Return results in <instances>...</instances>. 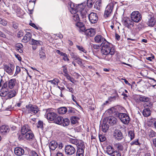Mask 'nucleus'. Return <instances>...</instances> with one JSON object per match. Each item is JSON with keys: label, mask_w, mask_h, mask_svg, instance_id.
<instances>
[{"label": "nucleus", "mask_w": 156, "mask_h": 156, "mask_svg": "<svg viewBox=\"0 0 156 156\" xmlns=\"http://www.w3.org/2000/svg\"><path fill=\"white\" fill-rule=\"evenodd\" d=\"M94 40L96 43H99L101 42V52L102 58L106 60L111 61L115 51L113 45L111 43L108 42L101 35L96 36L94 37Z\"/></svg>", "instance_id": "1"}, {"label": "nucleus", "mask_w": 156, "mask_h": 156, "mask_svg": "<svg viewBox=\"0 0 156 156\" xmlns=\"http://www.w3.org/2000/svg\"><path fill=\"white\" fill-rule=\"evenodd\" d=\"M69 10L70 12L73 14L72 19L73 21L78 22L80 21L79 15H81L82 18H85L87 12L84 9L85 6L82 4L78 5L77 6L74 5V3H70Z\"/></svg>", "instance_id": "2"}, {"label": "nucleus", "mask_w": 156, "mask_h": 156, "mask_svg": "<svg viewBox=\"0 0 156 156\" xmlns=\"http://www.w3.org/2000/svg\"><path fill=\"white\" fill-rule=\"evenodd\" d=\"M144 108L142 112L143 115L144 117H147L150 116L151 114V110L153 107L152 103H144L143 105Z\"/></svg>", "instance_id": "3"}, {"label": "nucleus", "mask_w": 156, "mask_h": 156, "mask_svg": "<svg viewBox=\"0 0 156 156\" xmlns=\"http://www.w3.org/2000/svg\"><path fill=\"white\" fill-rule=\"evenodd\" d=\"M39 111V108L37 106L29 104L26 105L25 112L27 114H35L37 113Z\"/></svg>", "instance_id": "4"}, {"label": "nucleus", "mask_w": 156, "mask_h": 156, "mask_svg": "<svg viewBox=\"0 0 156 156\" xmlns=\"http://www.w3.org/2000/svg\"><path fill=\"white\" fill-rule=\"evenodd\" d=\"M116 115L123 124L127 125L129 123L130 121V118L128 114L125 113L118 112L117 113Z\"/></svg>", "instance_id": "5"}, {"label": "nucleus", "mask_w": 156, "mask_h": 156, "mask_svg": "<svg viewBox=\"0 0 156 156\" xmlns=\"http://www.w3.org/2000/svg\"><path fill=\"white\" fill-rule=\"evenodd\" d=\"M141 18V15L138 11H133L131 14V19L133 23L139 22L140 21Z\"/></svg>", "instance_id": "6"}, {"label": "nucleus", "mask_w": 156, "mask_h": 156, "mask_svg": "<svg viewBox=\"0 0 156 156\" xmlns=\"http://www.w3.org/2000/svg\"><path fill=\"white\" fill-rule=\"evenodd\" d=\"M30 131V128L28 125H26L23 126L21 130V134L19 136V139L20 140H23V137L22 136Z\"/></svg>", "instance_id": "7"}, {"label": "nucleus", "mask_w": 156, "mask_h": 156, "mask_svg": "<svg viewBox=\"0 0 156 156\" xmlns=\"http://www.w3.org/2000/svg\"><path fill=\"white\" fill-rule=\"evenodd\" d=\"M85 147L84 142L80 141V144L77 146L76 156H84V150Z\"/></svg>", "instance_id": "8"}, {"label": "nucleus", "mask_w": 156, "mask_h": 156, "mask_svg": "<svg viewBox=\"0 0 156 156\" xmlns=\"http://www.w3.org/2000/svg\"><path fill=\"white\" fill-rule=\"evenodd\" d=\"M113 5L112 3L109 4L107 6L104 13V16L108 17L110 16L112 13Z\"/></svg>", "instance_id": "9"}, {"label": "nucleus", "mask_w": 156, "mask_h": 156, "mask_svg": "<svg viewBox=\"0 0 156 156\" xmlns=\"http://www.w3.org/2000/svg\"><path fill=\"white\" fill-rule=\"evenodd\" d=\"M147 20L146 21L147 24L149 27H153L155 24L156 20L153 15H148Z\"/></svg>", "instance_id": "10"}, {"label": "nucleus", "mask_w": 156, "mask_h": 156, "mask_svg": "<svg viewBox=\"0 0 156 156\" xmlns=\"http://www.w3.org/2000/svg\"><path fill=\"white\" fill-rule=\"evenodd\" d=\"M88 16L89 21L91 23L94 24L97 22L98 20V17L96 13L91 12L88 15Z\"/></svg>", "instance_id": "11"}, {"label": "nucleus", "mask_w": 156, "mask_h": 156, "mask_svg": "<svg viewBox=\"0 0 156 156\" xmlns=\"http://www.w3.org/2000/svg\"><path fill=\"white\" fill-rule=\"evenodd\" d=\"M65 151L67 154L72 155L75 153L76 150L73 146L68 145L65 147Z\"/></svg>", "instance_id": "12"}, {"label": "nucleus", "mask_w": 156, "mask_h": 156, "mask_svg": "<svg viewBox=\"0 0 156 156\" xmlns=\"http://www.w3.org/2000/svg\"><path fill=\"white\" fill-rule=\"evenodd\" d=\"M113 136L116 140H121L123 138L122 133L120 130L118 129L114 131L113 133Z\"/></svg>", "instance_id": "13"}, {"label": "nucleus", "mask_w": 156, "mask_h": 156, "mask_svg": "<svg viewBox=\"0 0 156 156\" xmlns=\"http://www.w3.org/2000/svg\"><path fill=\"white\" fill-rule=\"evenodd\" d=\"M123 25L128 28L133 27L134 25V23L130 18H127L125 19L123 21Z\"/></svg>", "instance_id": "14"}, {"label": "nucleus", "mask_w": 156, "mask_h": 156, "mask_svg": "<svg viewBox=\"0 0 156 156\" xmlns=\"http://www.w3.org/2000/svg\"><path fill=\"white\" fill-rule=\"evenodd\" d=\"M84 32L85 35L88 37H92L96 34L95 29L92 28L85 30Z\"/></svg>", "instance_id": "15"}, {"label": "nucleus", "mask_w": 156, "mask_h": 156, "mask_svg": "<svg viewBox=\"0 0 156 156\" xmlns=\"http://www.w3.org/2000/svg\"><path fill=\"white\" fill-rule=\"evenodd\" d=\"M46 117L50 121H54L57 116L56 113L53 112H47Z\"/></svg>", "instance_id": "16"}, {"label": "nucleus", "mask_w": 156, "mask_h": 156, "mask_svg": "<svg viewBox=\"0 0 156 156\" xmlns=\"http://www.w3.org/2000/svg\"><path fill=\"white\" fill-rule=\"evenodd\" d=\"M117 121L115 118L113 116H110L108 118L107 123H108L111 126H113L116 123Z\"/></svg>", "instance_id": "17"}, {"label": "nucleus", "mask_w": 156, "mask_h": 156, "mask_svg": "<svg viewBox=\"0 0 156 156\" xmlns=\"http://www.w3.org/2000/svg\"><path fill=\"white\" fill-rule=\"evenodd\" d=\"M22 137H23V139L24 138H25L27 140H31L34 138V135L30 131L22 136Z\"/></svg>", "instance_id": "18"}, {"label": "nucleus", "mask_w": 156, "mask_h": 156, "mask_svg": "<svg viewBox=\"0 0 156 156\" xmlns=\"http://www.w3.org/2000/svg\"><path fill=\"white\" fill-rule=\"evenodd\" d=\"M14 152L16 155L18 156H21L24 154V151L23 149L21 148L16 147L15 148Z\"/></svg>", "instance_id": "19"}, {"label": "nucleus", "mask_w": 156, "mask_h": 156, "mask_svg": "<svg viewBox=\"0 0 156 156\" xmlns=\"http://www.w3.org/2000/svg\"><path fill=\"white\" fill-rule=\"evenodd\" d=\"M138 99L141 102L147 103H151L149 101L150 99L149 98L142 95H140L138 98Z\"/></svg>", "instance_id": "20"}, {"label": "nucleus", "mask_w": 156, "mask_h": 156, "mask_svg": "<svg viewBox=\"0 0 156 156\" xmlns=\"http://www.w3.org/2000/svg\"><path fill=\"white\" fill-rule=\"evenodd\" d=\"M31 37L32 35L31 33L29 32H27L23 37L22 41L24 43L27 42L30 40Z\"/></svg>", "instance_id": "21"}, {"label": "nucleus", "mask_w": 156, "mask_h": 156, "mask_svg": "<svg viewBox=\"0 0 156 156\" xmlns=\"http://www.w3.org/2000/svg\"><path fill=\"white\" fill-rule=\"evenodd\" d=\"M9 130V127L8 126L4 125L1 127L0 132L1 133H4L8 132Z\"/></svg>", "instance_id": "22"}, {"label": "nucleus", "mask_w": 156, "mask_h": 156, "mask_svg": "<svg viewBox=\"0 0 156 156\" xmlns=\"http://www.w3.org/2000/svg\"><path fill=\"white\" fill-rule=\"evenodd\" d=\"M106 153L111 156L115 151L113 147L111 145H109L107 146L106 148Z\"/></svg>", "instance_id": "23"}, {"label": "nucleus", "mask_w": 156, "mask_h": 156, "mask_svg": "<svg viewBox=\"0 0 156 156\" xmlns=\"http://www.w3.org/2000/svg\"><path fill=\"white\" fill-rule=\"evenodd\" d=\"M49 146L50 149L53 151L58 147V144L56 141H52L50 143Z\"/></svg>", "instance_id": "24"}, {"label": "nucleus", "mask_w": 156, "mask_h": 156, "mask_svg": "<svg viewBox=\"0 0 156 156\" xmlns=\"http://www.w3.org/2000/svg\"><path fill=\"white\" fill-rule=\"evenodd\" d=\"M16 82V80L15 79L10 80L8 83L9 87L11 89L13 88L15 85Z\"/></svg>", "instance_id": "25"}, {"label": "nucleus", "mask_w": 156, "mask_h": 156, "mask_svg": "<svg viewBox=\"0 0 156 156\" xmlns=\"http://www.w3.org/2000/svg\"><path fill=\"white\" fill-rule=\"evenodd\" d=\"M76 26L80 29V30L83 32L85 30L86 28L83 23L78 22L76 24Z\"/></svg>", "instance_id": "26"}, {"label": "nucleus", "mask_w": 156, "mask_h": 156, "mask_svg": "<svg viewBox=\"0 0 156 156\" xmlns=\"http://www.w3.org/2000/svg\"><path fill=\"white\" fill-rule=\"evenodd\" d=\"M55 119L54 121V122L57 124L61 125L63 119V118L61 116H58L57 115L56 118Z\"/></svg>", "instance_id": "27"}, {"label": "nucleus", "mask_w": 156, "mask_h": 156, "mask_svg": "<svg viewBox=\"0 0 156 156\" xmlns=\"http://www.w3.org/2000/svg\"><path fill=\"white\" fill-rule=\"evenodd\" d=\"M36 0H30L29 1L28 5V9L30 10H32L34 8L35 3Z\"/></svg>", "instance_id": "28"}, {"label": "nucleus", "mask_w": 156, "mask_h": 156, "mask_svg": "<svg viewBox=\"0 0 156 156\" xmlns=\"http://www.w3.org/2000/svg\"><path fill=\"white\" fill-rule=\"evenodd\" d=\"M67 111V108L65 107H62L58 109V113L61 114H65Z\"/></svg>", "instance_id": "29"}, {"label": "nucleus", "mask_w": 156, "mask_h": 156, "mask_svg": "<svg viewBox=\"0 0 156 156\" xmlns=\"http://www.w3.org/2000/svg\"><path fill=\"white\" fill-rule=\"evenodd\" d=\"M8 90L7 88L1 89L0 90V95L1 97H5L8 96Z\"/></svg>", "instance_id": "30"}, {"label": "nucleus", "mask_w": 156, "mask_h": 156, "mask_svg": "<svg viewBox=\"0 0 156 156\" xmlns=\"http://www.w3.org/2000/svg\"><path fill=\"white\" fill-rule=\"evenodd\" d=\"M16 91L14 90H10L8 93V97L9 98H11L13 97H15L16 94Z\"/></svg>", "instance_id": "31"}, {"label": "nucleus", "mask_w": 156, "mask_h": 156, "mask_svg": "<svg viewBox=\"0 0 156 156\" xmlns=\"http://www.w3.org/2000/svg\"><path fill=\"white\" fill-rule=\"evenodd\" d=\"M79 119V118L77 116H72L70 119L71 122L73 124H75L78 122Z\"/></svg>", "instance_id": "32"}, {"label": "nucleus", "mask_w": 156, "mask_h": 156, "mask_svg": "<svg viewBox=\"0 0 156 156\" xmlns=\"http://www.w3.org/2000/svg\"><path fill=\"white\" fill-rule=\"evenodd\" d=\"M101 6V1L100 0L97 1L95 3L94 8L97 10H100Z\"/></svg>", "instance_id": "33"}, {"label": "nucleus", "mask_w": 156, "mask_h": 156, "mask_svg": "<svg viewBox=\"0 0 156 156\" xmlns=\"http://www.w3.org/2000/svg\"><path fill=\"white\" fill-rule=\"evenodd\" d=\"M40 42H41L40 41H37L33 39H31V41L30 42V44L31 45H41Z\"/></svg>", "instance_id": "34"}, {"label": "nucleus", "mask_w": 156, "mask_h": 156, "mask_svg": "<svg viewBox=\"0 0 156 156\" xmlns=\"http://www.w3.org/2000/svg\"><path fill=\"white\" fill-rule=\"evenodd\" d=\"M69 123V120L67 118H65L63 119L62 122V123L61 124V126H68Z\"/></svg>", "instance_id": "35"}, {"label": "nucleus", "mask_w": 156, "mask_h": 156, "mask_svg": "<svg viewBox=\"0 0 156 156\" xmlns=\"http://www.w3.org/2000/svg\"><path fill=\"white\" fill-rule=\"evenodd\" d=\"M4 69L5 70L9 73V74L11 75L12 73V69L10 67L7 65H5L4 66Z\"/></svg>", "instance_id": "36"}, {"label": "nucleus", "mask_w": 156, "mask_h": 156, "mask_svg": "<svg viewBox=\"0 0 156 156\" xmlns=\"http://www.w3.org/2000/svg\"><path fill=\"white\" fill-rule=\"evenodd\" d=\"M128 136L130 138V140H133L135 137V133L134 131L129 130L128 133Z\"/></svg>", "instance_id": "37"}, {"label": "nucleus", "mask_w": 156, "mask_h": 156, "mask_svg": "<svg viewBox=\"0 0 156 156\" xmlns=\"http://www.w3.org/2000/svg\"><path fill=\"white\" fill-rule=\"evenodd\" d=\"M109 128V126L107 123L103 124L102 126V130L103 132L106 133Z\"/></svg>", "instance_id": "38"}, {"label": "nucleus", "mask_w": 156, "mask_h": 156, "mask_svg": "<svg viewBox=\"0 0 156 156\" xmlns=\"http://www.w3.org/2000/svg\"><path fill=\"white\" fill-rule=\"evenodd\" d=\"M148 135L150 138H153L156 136V133L152 130H150L148 132Z\"/></svg>", "instance_id": "39"}, {"label": "nucleus", "mask_w": 156, "mask_h": 156, "mask_svg": "<svg viewBox=\"0 0 156 156\" xmlns=\"http://www.w3.org/2000/svg\"><path fill=\"white\" fill-rule=\"evenodd\" d=\"M115 146L118 150L122 151L123 149V146L121 143L116 144H115Z\"/></svg>", "instance_id": "40"}, {"label": "nucleus", "mask_w": 156, "mask_h": 156, "mask_svg": "<svg viewBox=\"0 0 156 156\" xmlns=\"http://www.w3.org/2000/svg\"><path fill=\"white\" fill-rule=\"evenodd\" d=\"M76 47L80 51H82L84 53L87 52V51L85 49L81 46L76 45Z\"/></svg>", "instance_id": "41"}, {"label": "nucleus", "mask_w": 156, "mask_h": 156, "mask_svg": "<svg viewBox=\"0 0 156 156\" xmlns=\"http://www.w3.org/2000/svg\"><path fill=\"white\" fill-rule=\"evenodd\" d=\"M40 58L41 59H43L45 58V54L42 50H41L39 53Z\"/></svg>", "instance_id": "42"}, {"label": "nucleus", "mask_w": 156, "mask_h": 156, "mask_svg": "<svg viewBox=\"0 0 156 156\" xmlns=\"http://www.w3.org/2000/svg\"><path fill=\"white\" fill-rule=\"evenodd\" d=\"M50 82L54 85H56V84L57 85L58 83L59 82V80L58 79L56 78L50 81Z\"/></svg>", "instance_id": "43"}, {"label": "nucleus", "mask_w": 156, "mask_h": 156, "mask_svg": "<svg viewBox=\"0 0 156 156\" xmlns=\"http://www.w3.org/2000/svg\"><path fill=\"white\" fill-rule=\"evenodd\" d=\"M94 2V0H87V4L88 6L89 7H92Z\"/></svg>", "instance_id": "44"}, {"label": "nucleus", "mask_w": 156, "mask_h": 156, "mask_svg": "<svg viewBox=\"0 0 156 156\" xmlns=\"http://www.w3.org/2000/svg\"><path fill=\"white\" fill-rule=\"evenodd\" d=\"M62 67L63 68V72L64 73V75L65 76L68 74L67 68L66 66H63Z\"/></svg>", "instance_id": "45"}, {"label": "nucleus", "mask_w": 156, "mask_h": 156, "mask_svg": "<svg viewBox=\"0 0 156 156\" xmlns=\"http://www.w3.org/2000/svg\"><path fill=\"white\" fill-rule=\"evenodd\" d=\"M99 138L100 141L101 142L104 141L106 140V138L105 136L103 135H99Z\"/></svg>", "instance_id": "46"}, {"label": "nucleus", "mask_w": 156, "mask_h": 156, "mask_svg": "<svg viewBox=\"0 0 156 156\" xmlns=\"http://www.w3.org/2000/svg\"><path fill=\"white\" fill-rule=\"evenodd\" d=\"M65 76L67 79L69 80L71 82L73 83H74V82L75 81V80L74 79L71 77L69 74Z\"/></svg>", "instance_id": "47"}, {"label": "nucleus", "mask_w": 156, "mask_h": 156, "mask_svg": "<svg viewBox=\"0 0 156 156\" xmlns=\"http://www.w3.org/2000/svg\"><path fill=\"white\" fill-rule=\"evenodd\" d=\"M111 156H121V154L119 151H115Z\"/></svg>", "instance_id": "48"}, {"label": "nucleus", "mask_w": 156, "mask_h": 156, "mask_svg": "<svg viewBox=\"0 0 156 156\" xmlns=\"http://www.w3.org/2000/svg\"><path fill=\"white\" fill-rule=\"evenodd\" d=\"M80 141H80V142L79 141L77 140L76 139H74L72 140L71 142L72 143L76 145H78V146L79 144H80Z\"/></svg>", "instance_id": "49"}, {"label": "nucleus", "mask_w": 156, "mask_h": 156, "mask_svg": "<svg viewBox=\"0 0 156 156\" xmlns=\"http://www.w3.org/2000/svg\"><path fill=\"white\" fill-rule=\"evenodd\" d=\"M0 24H2L3 26H5L7 24V21L4 19H2L0 18Z\"/></svg>", "instance_id": "50"}, {"label": "nucleus", "mask_w": 156, "mask_h": 156, "mask_svg": "<svg viewBox=\"0 0 156 156\" xmlns=\"http://www.w3.org/2000/svg\"><path fill=\"white\" fill-rule=\"evenodd\" d=\"M77 63L80 66H82L83 65V63L82 62V60L79 58H75Z\"/></svg>", "instance_id": "51"}, {"label": "nucleus", "mask_w": 156, "mask_h": 156, "mask_svg": "<svg viewBox=\"0 0 156 156\" xmlns=\"http://www.w3.org/2000/svg\"><path fill=\"white\" fill-rule=\"evenodd\" d=\"M43 126V123L42 122L39 121L38 122L37 127L38 128H42Z\"/></svg>", "instance_id": "52"}, {"label": "nucleus", "mask_w": 156, "mask_h": 156, "mask_svg": "<svg viewBox=\"0 0 156 156\" xmlns=\"http://www.w3.org/2000/svg\"><path fill=\"white\" fill-rule=\"evenodd\" d=\"M131 144L132 145H138L140 144L138 142V139L136 140H135L134 141H132L131 142Z\"/></svg>", "instance_id": "53"}, {"label": "nucleus", "mask_w": 156, "mask_h": 156, "mask_svg": "<svg viewBox=\"0 0 156 156\" xmlns=\"http://www.w3.org/2000/svg\"><path fill=\"white\" fill-rule=\"evenodd\" d=\"M12 23L13 27L15 29H17L18 26V24L16 22H13Z\"/></svg>", "instance_id": "54"}, {"label": "nucleus", "mask_w": 156, "mask_h": 156, "mask_svg": "<svg viewBox=\"0 0 156 156\" xmlns=\"http://www.w3.org/2000/svg\"><path fill=\"white\" fill-rule=\"evenodd\" d=\"M113 109L112 108H111L110 109H108L106 113L107 114L108 113V115H112L114 111H113Z\"/></svg>", "instance_id": "55"}, {"label": "nucleus", "mask_w": 156, "mask_h": 156, "mask_svg": "<svg viewBox=\"0 0 156 156\" xmlns=\"http://www.w3.org/2000/svg\"><path fill=\"white\" fill-rule=\"evenodd\" d=\"M63 59L65 61H69V59L68 58L67 55L65 54L63 56Z\"/></svg>", "instance_id": "56"}, {"label": "nucleus", "mask_w": 156, "mask_h": 156, "mask_svg": "<svg viewBox=\"0 0 156 156\" xmlns=\"http://www.w3.org/2000/svg\"><path fill=\"white\" fill-rule=\"evenodd\" d=\"M30 156H38V155L36 152L32 151L30 153Z\"/></svg>", "instance_id": "57"}, {"label": "nucleus", "mask_w": 156, "mask_h": 156, "mask_svg": "<svg viewBox=\"0 0 156 156\" xmlns=\"http://www.w3.org/2000/svg\"><path fill=\"white\" fill-rule=\"evenodd\" d=\"M23 35V32L22 30H20L17 33V37H20Z\"/></svg>", "instance_id": "58"}, {"label": "nucleus", "mask_w": 156, "mask_h": 156, "mask_svg": "<svg viewBox=\"0 0 156 156\" xmlns=\"http://www.w3.org/2000/svg\"><path fill=\"white\" fill-rule=\"evenodd\" d=\"M56 52L59 55H60L61 56H63L65 55L66 53H63V52H61L60 50H57L56 51Z\"/></svg>", "instance_id": "59"}, {"label": "nucleus", "mask_w": 156, "mask_h": 156, "mask_svg": "<svg viewBox=\"0 0 156 156\" xmlns=\"http://www.w3.org/2000/svg\"><path fill=\"white\" fill-rule=\"evenodd\" d=\"M16 47L19 48H22L23 47V45L21 43H18L16 44Z\"/></svg>", "instance_id": "60"}, {"label": "nucleus", "mask_w": 156, "mask_h": 156, "mask_svg": "<svg viewBox=\"0 0 156 156\" xmlns=\"http://www.w3.org/2000/svg\"><path fill=\"white\" fill-rule=\"evenodd\" d=\"M67 88L68 89V91L72 93H73L74 92V90L73 88L72 87H67Z\"/></svg>", "instance_id": "61"}, {"label": "nucleus", "mask_w": 156, "mask_h": 156, "mask_svg": "<svg viewBox=\"0 0 156 156\" xmlns=\"http://www.w3.org/2000/svg\"><path fill=\"white\" fill-rule=\"evenodd\" d=\"M75 109L73 108H71L69 111L68 112L69 113H74L75 112Z\"/></svg>", "instance_id": "62"}, {"label": "nucleus", "mask_w": 156, "mask_h": 156, "mask_svg": "<svg viewBox=\"0 0 156 156\" xmlns=\"http://www.w3.org/2000/svg\"><path fill=\"white\" fill-rule=\"evenodd\" d=\"M30 25L33 27L34 28H35L36 29H38V28L37 27L36 25L34 23H30Z\"/></svg>", "instance_id": "63"}, {"label": "nucleus", "mask_w": 156, "mask_h": 156, "mask_svg": "<svg viewBox=\"0 0 156 156\" xmlns=\"http://www.w3.org/2000/svg\"><path fill=\"white\" fill-rule=\"evenodd\" d=\"M154 56H153L152 57H149L147 58L146 59L147 60L150 61H151L152 60L154 59Z\"/></svg>", "instance_id": "64"}]
</instances>
